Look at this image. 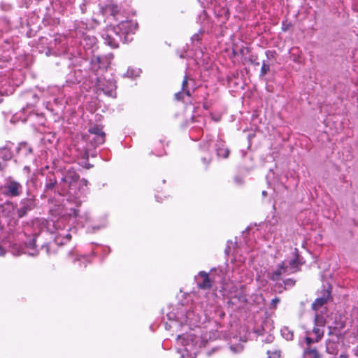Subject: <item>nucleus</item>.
Wrapping results in <instances>:
<instances>
[{
    "mask_svg": "<svg viewBox=\"0 0 358 358\" xmlns=\"http://www.w3.org/2000/svg\"><path fill=\"white\" fill-rule=\"evenodd\" d=\"M2 194L8 198H16L23 192L22 185L9 176L6 179L4 185L1 187Z\"/></svg>",
    "mask_w": 358,
    "mask_h": 358,
    "instance_id": "nucleus-1",
    "label": "nucleus"
},
{
    "mask_svg": "<svg viewBox=\"0 0 358 358\" xmlns=\"http://www.w3.org/2000/svg\"><path fill=\"white\" fill-rule=\"evenodd\" d=\"M138 25L131 20L120 22L116 27H113L119 35L122 36V43H128L133 40L131 34L136 30Z\"/></svg>",
    "mask_w": 358,
    "mask_h": 358,
    "instance_id": "nucleus-2",
    "label": "nucleus"
},
{
    "mask_svg": "<svg viewBox=\"0 0 358 358\" xmlns=\"http://www.w3.org/2000/svg\"><path fill=\"white\" fill-rule=\"evenodd\" d=\"M79 178V175L73 170H68L65 173L64 176L61 178L60 182L62 186L67 189L66 194H77V192L74 187H76Z\"/></svg>",
    "mask_w": 358,
    "mask_h": 358,
    "instance_id": "nucleus-3",
    "label": "nucleus"
},
{
    "mask_svg": "<svg viewBox=\"0 0 358 358\" xmlns=\"http://www.w3.org/2000/svg\"><path fill=\"white\" fill-rule=\"evenodd\" d=\"M66 188L64 186H62L61 182H57V177L55 176L54 173L49 172L45 178V182L44 185V192H52L55 194H58L59 195L64 196L66 193Z\"/></svg>",
    "mask_w": 358,
    "mask_h": 358,
    "instance_id": "nucleus-4",
    "label": "nucleus"
},
{
    "mask_svg": "<svg viewBox=\"0 0 358 358\" xmlns=\"http://www.w3.org/2000/svg\"><path fill=\"white\" fill-rule=\"evenodd\" d=\"M36 207V200L34 195H30L27 192V196L22 198L20 201V206L16 210L18 218H22L28 214L29 211L33 210Z\"/></svg>",
    "mask_w": 358,
    "mask_h": 358,
    "instance_id": "nucleus-5",
    "label": "nucleus"
},
{
    "mask_svg": "<svg viewBox=\"0 0 358 358\" xmlns=\"http://www.w3.org/2000/svg\"><path fill=\"white\" fill-rule=\"evenodd\" d=\"M113 54L109 53L103 56L94 55L90 62L92 69L97 72L99 70L106 71L110 65L111 61L113 59Z\"/></svg>",
    "mask_w": 358,
    "mask_h": 358,
    "instance_id": "nucleus-6",
    "label": "nucleus"
},
{
    "mask_svg": "<svg viewBox=\"0 0 358 358\" xmlns=\"http://www.w3.org/2000/svg\"><path fill=\"white\" fill-rule=\"evenodd\" d=\"M88 132L91 135L89 136V141L93 146H99L105 142L106 134L103 131L102 127L94 125L89 128Z\"/></svg>",
    "mask_w": 358,
    "mask_h": 358,
    "instance_id": "nucleus-7",
    "label": "nucleus"
},
{
    "mask_svg": "<svg viewBox=\"0 0 358 358\" xmlns=\"http://www.w3.org/2000/svg\"><path fill=\"white\" fill-rule=\"evenodd\" d=\"M102 36L104 43L112 48H118L120 42H122V36L119 35L113 27L108 29Z\"/></svg>",
    "mask_w": 358,
    "mask_h": 358,
    "instance_id": "nucleus-8",
    "label": "nucleus"
},
{
    "mask_svg": "<svg viewBox=\"0 0 358 358\" xmlns=\"http://www.w3.org/2000/svg\"><path fill=\"white\" fill-rule=\"evenodd\" d=\"M293 258L289 262L288 273H294L300 270V266L304 264L303 258L299 254L298 249L295 248Z\"/></svg>",
    "mask_w": 358,
    "mask_h": 358,
    "instance_id": "nucleus-9",
    "label": "nucleus"
},
{
    "mask_svg": "<svg viewBox=\"0 0 358 358\" xmlns=\"http://www.w3.org/2000/svg\"><path fill=\"white\" fill-rule=\"evenodd\" d=\"M331 299V290L324 289L321 296L317 298L311 305V308L317 311L321 307L327 304Z\"/></svg>",
    "mask_w": 358,
    "mask_h": 358,
    "instance_id": "nucleus-10",
    "label": "nucleus"
},
{
    "mask_svg": "<svg viewBox=\"0 0 358 358\" xmlns=\"http://www.w3.org/2000/svg\"><path fill=\"white\" fill-rule=\"evenodd\" d=\"M197 287L201 289H209L212 287V281L208 273L205 271H200L196 276Z\"/></svg>",
    "mask_w": 358,
    "mask_h": 358,
    "instance_id": "nucleus-11",
    "label": "nucleus"
},
{
    "mask_svg": "<svg viewBox=\"0 0 358 358\" xmlns=\"http://www.w3.org/2000/svg\"><path fill=\"white\" fill-rule=\"evenodd\" d=\"M282 273H288V266L284 261L278 264L277 270L269 273L268 277L273 281H278L280 280Z\"/></svg>",
    "mask_w": 358,
    "mask_h": 358,
    "instance_id": "nucleus-12",
    "label": "nucleus"
},
{
    "mask_svg": "<svg viewBox=\"0 0 358 358\" xmlns=\"http://www.w3.org/2000/svg\"><path fill=\"white\" fill-rule=\"evenodd\" d=\"M16 208V204L11 201H6L0 204V210L3 217H10L13 215Z\"/></svg>",
    "mask_w": 358,
    "mask_h": 358,
    "instance_id": "nucleus-13",
    "label": "nucleus"
},
{
    "mask_svg": "<svg viewBox=\"0 0 358 358\" xmlns=\"http://www.w3.org/2000/svg\"><path fill=\"white\" fill-rule=\"evenodd\" d=\"M215 152L218 157L224 159L228 158L230 154L229 149L227 148L222 142L215 144Z\"/></svg>",
    "mask_w": 358,
    "mask_h": 358,
    "instance_id": "nucleus-14",
    "label": "nucleus"
},
{
    "mask_svg": "<svg viewBox=\"0 0 358 358\" xmlns=\"http://www.w3.org/2000/svg\"><path fill=\"white\" fill-rule=\"evenodd\" d=\"M303 355L307 358H321V355L315 348L311 346L304 349Z\"/></svg>",
    "mask_w": 358,
    "mask_h": 358,
    "instance_id": "nucleus-15",
    "label": "nucleus"
},
{
    "mask_svg": "<svg viewBox=\"0 0 358 358\" xmlns=\"http://www.w3.org/2000/svg\"><path fill=\"white\" fill-rule=\"evenodd\" d=\"M116 88V85L114 82L109 81L108 82V85L104 86L102 84V87H101V90L108 96H112L115 93V90Z\"/></svg>",
    "mask_w": 358,
    "mask_h": 358,
    "instance_id": "nucleus-16",
    "label": "nucleus"
},
{
    "mask_svg": "<svg viewBox=\"0 0 358 358\" xmlns=\"http://www.w3.org/2000/svg\"><path fill=\"white\" fill-rule=\"evenodd\" d=\"M320 327V326L315 325L312 330V332L315 335V341L316 342H320L324 336V330Z\"/></svg>",
    "mask_w": 358,
    "mask_h": 358,
    "instance_id": "nucleus-17",
    "label": "nucleus"
},
{
    "mask_svg": "<svg viewBox=\"0 0 358 358\" xmlns=\"http://www.w3.org/2000/svg\"><path fill=\"white\" fill-rule=\"evenodd\" d=\"M13 157L11 151L8 148H2L0 150V158L4 161H8Z\"/></svg>",
    "mask_w": 358,
    "mask_h": 358,
    "instance_id": "nucleus-18",
    "label": "nucleus"
},
{
    "mask_svg": "<svg viewBox=\"0 0 358 358\" xmlns=\"http://www.w3.org/2000/svg\"><path fill=\"white\" fill-rule=\"evenodd\" d=\"M344 327H345V324L342 322H340L339 323H336V326H329L328 329H329V331L328 334L329 336L337 334L336 331L338 330L339 331Z\"/></svg>",
    "mask_w": 358,
    "mask_h": 358,
    "instance_id": "nucleus-19",
    "label": "nucleus"
},
{
    "mask_svg": "<svg viewBox=\"0 0 358 358\" xmlns=\"http://www.w3.org/2000/svg\"><path fill=\"white\" fill-rule=\"evenodd\" d=\"M106 11L109 13L110 15L115 16L120 12V8L117 5L115 4H108L106 6Z\"/></svg>",
    "mask_w": 358,
    "mask_h": 358,
    "instance_id": "nucleus-20",
    "label": "nucleus"
},
{
    "mask_svg": "<svg viewBox=\"0 0 358 358\" xmlns=\"http://www.w3.org/2000/svg\"><path fill=\"white\" fill-rule=\"evenodd\" d=\"M314 324L324 327L326 324V320L322 315L316 313L314 318Z\"/></svg>",
    "mask_w": 358,
    "mask_h": 358,
    "instance_id": "nucleus-21",
    "label": "nucleus"
},
{
    "mask_svg": "<svg viewBox=\"0 0 358 358\" xmlns=\"http://www.w3.org/2000/svg\"><path fill=\"white\" fill-rule=\"evenodd\" d=\"M181 91H183L186 96H191V93L189 92V90L188 89V78L187 76H185L183 78V80L182 83Z\"/></svg>",
    "mask_w": 358,
    "mask_h": 358,
    "instance_id": "nucleus-22",
    "label": "nucleus"
},
{
    "mask_svg": "<svg viewBox=\"0 0 358 358\" xmlns=\"http://www.w3.org/2000/svg\"><path fill=\"white\" fill-rule=\"evenodd\" d=\"M282 336L287 341H292L294 338V333L290 331L287 327H285L282 329Z\"/></svg>",
    "mask_w": 358,
    "mask_h": 358,
    "instance_id": "nucleus-23",
    "label": "nucleus"
},
{
    "mask_svg": "<svg viewBox=\"0 0 358 358\" xmlns=\"http://www.w3.org/2000/svg\"><path fill=\"white\" fill-rule=\"evenodd\" d=\"M270 71V65L268 64H266L265 61L263 62L262 66L260 71L259 76L261 77L264 76Z\"/></svg>",
    "mask_w": 358,
    "mask_h": 358,
    "instance_id": "nucleus-24",
    "label": "nucleus"
},
{
    "mask_svg": "<svg viewBox=\"0 0 358 358\" xmlns=\"http://www.w3.org/2000/svg\"><path fill=\"white\" fill-rule=\"evenodd\" d=\"M283 282L285 284V287H291L295 285L296 281L292 278H287V279L283 281Z\"/></svg>",
    "mask_w": 358,
    "mask_h": 358,
    "instance_id": "nucleus-25",
    "label": "nucleus"
},
{
    "mask_svg": "<svg viewBox=\"0 0 358 358\" xmlns=\"http://www.w3.org/2000/svg\"><path fill=\"white\" fill-rule=\"evenodd\" d=\"M185 95L183 91H180L175 94V99L177 101H182L184 99V96Z\"/></svg>",
    "mask_w": 358,
    "mask_h": 358,
    "instance_id": "nucleus-26",
    "label": "nucleus"
},
{
    "mask_svg": "<svg viewBox=\"0 0 358 358\" xmlns=\"http://www.w3.org/2000/svg\"><path fill=\"white\" fill-rule=\"evenodd\" d=\"M234 180L236 184H238L239 185H241L244 183V178L243 176H236L234 178Z\"/></svg>",
    "mask_w": 358,
    "mask_h": 358,
    "instance_id": "nucleus-27",
    "label": "nucleus"
},
{
    "mask_svg": "<svg viewBox=\"0 0 358 358\" xmlns=\"http://www.w3.org/2000/svg\"><path fill=\"white\" fill-rule=\"evenodd\" d=\"M202 162L203 164H205L206 166H208L212 161V157L210 155H208L207 157H203L201 158Z\"/></svg>",
    "mask_w": 358,
    "mask_h": 358,
    "instance_id": "nucleus-28",
    "label": "nucleus"
},
{
    "mask_svg": "<svg viewBox=\"0 0 358 358\" xmlns=\"http://www.w3.org/2000/svg\"><path fill=\"white\" fill-rule=\"evenodd\" d=\"M305 341H306V345H308V347L310 346V345L312 343H317L315 341V338H312L309 336H306L305 338Z\"/></svg>",
    "mask_w": 358,
    "mask_h": 358,
    "instance_id": "nucleus-29",
    "label": "nucleus"
},
{
    "mask_svg": "<svg viewBox=\"0 0 358 358\" xmlns=\"http://www.w3.org/2000/svg\"><path fill=\"white\" fill-rule=\"evenodd\" d=\"M177 339H178V341L181 342L182 345H183L185 346L187 345V341L183 338L182 336H180V335L178 336Z\"/></svg>",
    "mask_w": 358,
    "mask_h": 358,
    "instance_id": "nucleus-30",
    "label": "nucleus"
},
{
    "mask_svg": "<svg viewBox=\"0 0 358 358\" xmlns=\"http://www.w3.org/2000/svg\"><path fill=\"white\" fill-rule=\"evenodd\" d=\"M280 302V299L278 298V297H275L274 299H272L271 301V305L273 307V308H275L276 305Z\"/></svg>",
    "mask_w": 358,
    "mask_h": 358,
    "instance_id": "nucleus-31",
    "label": "nucleus"
},
{
    "mask_svg": "<svg viewBox=\"0 0 358 358\" xmlns=\"http://www.w3.org/2000/svg\"><path fill=\"white\" fill-rule=\"evenodd\" d=\"M192 41H199L200 40V37H199V35L198 34H195L192 37Z\"/></svg>",
    "mask_w": 358,
    "mask_h": 358,
    "instance_id": "nucleus-32",
    "label": "nucleus"
},
{
    "mask_svg": "<svg viewBox=\"0 0 358 358\" xmlns=\"http://www.w3.org/2000/svg\"><path fill=\"white\" fill-rule=\"evenodd\" d=\"M6 254V250L5 249L0 245V256H3Z\"/></svg>",
    "mask_w": 358,
    "mask_h": 358,
    "instance_id": "nucleus-33",
    "label": "nucleus"
},
{
    "mask_svg": "<svg viewBox=\"0 0 358 358\" xmlns=\"http://www.w3.org/2000/svg\"><path fill=\"white\" fill-rule=\"evenodd\" d=\"M81 182H82L83 185H87V180L86 179H85V178H83V179L81 180Z\"/></svg>",
    "mask_w": 358,
    "mask_h": 358,
    "instance_id": "nucleus-34",
    "label": "nucleus"
},
{
    "mask_svg": "<svg viewBox=\"0 0 358 358\" xmlns=\"http://www.w3.org/2000/svg\"><path fill=\"white\" fill-rule=\"evenodd\" d=\"M273 52H271V51H267V52H266V55H267V57H269V55H270V54H271V57H273Z\"/></svg>",
    "mask_w": 358,
    "mask_h": 358,
    "instance_id": "nucleus-35",
    "label": "nucleus"
},
{
    "mask_svg": "<svg viewBox=\"0 0 358 358\" xmlns=\"http://www.w3.org/2000/svg\"><path fill=\"white\" fill-rule=\"evenodd\" d=\"M43 247L45 248L47 253H49V246L48 245H44Z\"/></svg>",
    "mask_w": 358,
    "mask_h": 358,
    "instance_id": "nucleus-36",
    "label": "nucleus"
},
{
    "mask_svg": "<svg viewBox=\"0 0 358 358\" xmlns=\"http://www.w3.org/2000/svg\"><path fill=\"white\" fill-rule=\"evenodd\" d=\"M251 62L255 65V66H259V62H253L252 59H250Z\"/></svg>",
    "mask_w": 358,
    "mask_h": 358,
    "instance_id": "nucleus-37",
    "label": "nucleus"
},
{
    "mask_svg": "<svg viewBox=\"0 0 358 358\" xmlns=\"http://www.w3.org/2000/svg\"><path fill=\"white\" fill-rule=\"evenodd\" d=\"M346 357H347V356L345 355H340V358H346Z\"/></svg>",
    "mask_w": 358,
    "mask_h": 358,
    "instance_id": "nucleus-38",
    "label": "nucleus"
},
{
    "mask_svg": "<svg viewBox=\"0 0 358 358\" xmlns=\"http://www.w3.org/2000/svg\"><path fill=\"white\" fill-rule=\"evenodd\" d=\"M266 194H267V193H266V191H263V192H262V194H263V195H264V196H265V195H266Z\"/></svg>",
    "mask_w": 358,
    "mask_h": 358,
    "instance_id": "nucleus-39",
    "label": "nucleus"
},
{
    "mask_svg": "<svg viewBox=\"0 0 358 358\" xmlns=\"http://www.w3.org/2000/svg\"><path fill=\"white\" fill-rule=\"evenodd\" d=\"M74 215H75V216H77V212L76 210H74Z\"/></svg>",
    "mask_w": 358,
    "mask_h": 358,
    "instance_id": "nucleus-40",
    "label": "nucleus"
},
{
    "mask_svg": "<svg viewBox=\"0 0 358 358\" xmlns=\"http://www.w3.org/2000/svg\"><path fill=\"white\" fill-rule=\"evenodd\" d=\"M28 150H29V152H32V149L31 148H29Z\"/></svg>",
    "mask_w": 358,
    "mask_h": 358,
    "instance_id": "nucleus-41",
    "label": "nucleus"
},
{
    "mask_svg": "<svg viewBox=\"0 0 358 358\" xmlns=\"http://www.w3.org/2000/svg\"><path fill=\"white\" fill-rule=\"evenodd\" d=\"M282 29H283V31H286L287 30V27H285V28L283 27Z\"/></svg>",
    "mask_w": 358,
    "mask_h": 358,
    "instance_id": "nucleus-42",
    "label": "nucleus"
},
{
    "mask_svg": "<svg viewBox=\"0 0 358 358\" xmlns=\"http://www.w3.org/2000/svg\"><path fill=\"white\" fill-rule=\"evenodd\" d=\"M282 29H283V31H286L287 30V27H285V28L283 27Z\"/></svg>",
    "mask_w": 358,
    "mask_h": 358,
    "instance_id": "nucleus-43",
    "label": "nucleus"
},
{
    "mask_svg": "<svg viewBox=\"0 0 358 358\" xmlns=\"http://www.w3.org/2000/svg\"><path fill=\"white\" fill-rule=\"evenodd\" d=\"M81 10H83V13L85 12V11H84L85 8H83V7H82V8H81Z\"/></svg>",
    "mask_w": 358,
    "mask_h": 358,
    "instance_id": "nucleus-44",
    "label": "nucleus"
},
{
    "mask_svg": "<svg viewBox=\"0 0 358 358\" xmlns=\"http://www.w3.org/2000/svg\"><path fill=\"white\" fill-rule=\"evenodd\" d=\"M81 10H83V13L85 12V11H84L85 8H83V7H82V8H81Z\"/></svg>",
    "mask_w": 358,
    "mask_h": 358,
    "instance_id": "nucleus-45",
    "label": "nucleus"
},
{
    "mask_svg": "<svg viewBox=\"0 0 358 358\" xmlns=\"http://www.w3.org/2000/svg\"><path fill=\"white\" fill-rule=\"evenodd\" d=\"M67 238H71V235H70V234H68V235H67Z\"/></svg>",
    "mask_w": 358,
    "mask_h": 358,
    "instance_id": "nucleus-46",
    "label": "nucleus"
},
{
    "mask_svg": "<svg viewBox=\"0 0 358 358\" xmlns=\"http://www.w3.org/2000/svg\"><path fill=\"white\" fill-rule=\"evenodd\" d=\"M204 108H207L206 105H203Z\"/></svg>",
    "mask_w": 358,
    "mask_h": 358,
    "instance_id": "nucleus-47",
    "label": "nucleus"
},
{
    "mask_svg": "<svg viewBox=\"0 0 358 358\" xmlns=\"http://www.w3.org/2000/svg\"><path fill=\"white\" fill-rule=\"evenodd\" d=\"M268 358H271V357H268Z\"/></svg>",
    "mask_w": 358,
    "mask_h": 358,
    "instance_id": "nucleus-48",
    "label": "nucleus"
}]
</instances>
